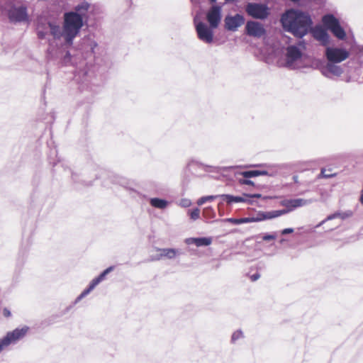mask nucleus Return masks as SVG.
Segmentation results:
<instances>
[{
	"mask_svg": "<svg viewBox=\"0 0 363 363\" xmlns=\"http://www.w3.org/2000/svg\"><path fill=\"white\" fill-rule=\"evenodd\" d=\"M211 3H215L216 0H209Z\"/></svg>",
	"mask_w": 363,
	"mask_h": 363,
	"instance_id": "46",
	"label": "nucleus"
},
{
	"mask_svg": "<svg viewBox=\"0 0 363 363\" xmlns=\"http://www.w3.org/2000/svg\"><path fill=\"white\" fill-rule=\"evenodd\" d=\"M245 11L250 16L259 20L267 18L269 14V8L264 4L248 3Z\"/></svg>",
	"mask_w": 363,
	"mask_h": 363,
	"instance_id": "8",
	"label": "nucleus"
},
{
	"mask_svg": "<svg viewBox=\"0 0 363 363\" xmlns=\"http://www.w3.org/2000/svg\"><path fill=\"white\" fill-rule=\"evenodd\" d=\"M89 8L87 2H82L74 11L65 13L62 26L57 21L40 18L37 25L38 38L45 39L50 34L54 40H63L65 45H72L86 21Z\"/></svg>",
	"mask_w": 363,
	"mask_h": 363,
	"instance_id": "1",
	"label": "nucleus"
},
{
	"mask_svg": "<svg viewBox=\"0 0 363 363\" xmlns=\"http://www.w3.org/2000/svg\"><path fill=\"white\" fill-rule=\"evenodd\" d=\"M323 25L339 40H344L346 33L337 18L332 14H327L322 19Z\"/></svg>",
	"mask_w": 363,
	"mask_h": 363,
	"instance_id": "4",
	"label": "nucleus"
},
{
	"mask_svg": "<svg viewBox=\"0 0 363 363\" xmlns=\"http://www.w3.org/2000/svg\"><path fill=\"white\" fill-rule=\"evenodd\" d=\"M315 201L313 199H286L281 202V206L286 207V209L277 210V215L279 216L286 214L295 208L306 206Z\"/></svg>",
	"mask_w": 363,
	"mask_h": 363,
	"instance_id": "7",
	"label": "nucleus"
},
{
	"mask_svg": "<svg viewBox=\"0 0 363 363\" xmlns=\"http://www.w3.org/2000/svg\"><path fill=\"white\" fill-rule=\"evenodd\" d=\"M275 239V236L273 235H265L263 237V240L265 241L271 240Z\"/></svg>",
	"mask_w": 363,
	"mask_h": 363,
	"instance_id": "40",
	"label": "nucleus"
},
{
	"mask_svg": "<svg viewBox=\"0 0 363 363\" xmlns=\"http://www.w3.org/2000/svg\"><path fill=\"white\" fill-rule=\"evenodd\" d=\"M234 167H224L223 169H233Z\"/></svg>",
	"mask_w": 363,
	"mask_h": 363,
	"instance_id": "45",
	"label": "nucleus"
},
{
	"mask_svg": "<svg viewBox=\"0 0 363 363\" xmlns=\"http://www.w3.org/2000/svg\"><path fill=\"white\" fill-rule=\"evenodd\" d=\"M157 251L159 252L157 255L151 257L152 261L160 260L163 257L172 259L179 255V251L174 248H157Z\"/></svg>",
	"mask_w": 363,
	"mask_h": 363,
	"instance_id": "14",
	"label": "nucleus"
},
{
	"mask_svg": "<svg viewBox=\"0 0 363 363\" xmlns=\"http://www.w3.org/2000/svg\"><path fill=\"white\" fill-rule=\"evenodd\" d=\"M96 286L91 282L89 287L85 289L76 299V302L80 301L86 296H87Z\"/></svg>",
	"mask_w": 363,
	"mask_h": 363,
	"instance_id": "29",
	"label": "nucleus"
},
{
	"mask_svg": "<svg viewBox=\"0 0 363 363\" xmlns=\"http://www.w3.org/2000/svg\"><path fill=\"white\" fill-rule=\"evenodd\" d=\"M325 55L328 62L340 63L349 57L350 52L344 48L328 46Z\"/></svg>",
	"mask_w": 363,
	"mask_h": 363,
	"instance_id": "9",
	"label": "nucleus"
},
{
	"mask_svg": "<svg viewBox=\"0 0 363 363\" xmlns=\"http://www.w3.org/2000/svg\"><path fill=\"white\" fill-rule=\"evenodd\" d=\"M225 220L232 223H234V224H237V225L250 223L249 217L248 218H240V219L227 218Z\"/></svg>",
	"mask_w": 363,
	"mask_h": 363,
	"instance_id": "30",
	"label": "nucleus"
},
{
	"mask_svg": "<svg viewBox=\"0 0 363 363\" xmlns=\"http://www.w3.org/2000/svg\"><path fill=\"white\" fill-rule=\"evenodd\" d=\"M113 269L114 267L113 266L108 267L99 277L94 279L91 282L93 284V285L96 286L101 281H102L105 279L106 276L108 274H109L113 270Z\"/></svg>",
	"mask_w": 363,
	"mask_h": 363,
	"instance_id": "20",
	"label": "nucleus"
},
{
	"mask_svg": "<svg viewBox=\"0 0 363 363\" xmlns=\"http://www.w3.org/2000/svg\"><path fill=\"white\" fill-rule=\"evenodd\" d=\"M9 18L11 21L21 22L28 20L27 9L25 6H13L9 11Z\"/></svg>",
	"mask_w": 363,
	"mask_h": 363,
	"instance_id": "12",
	"label": "nucleus"
},
{
	"mask_svg": "<svg viewBox=\"0 0 363 363\" xmlns=\"http://www.w3.org/2000/svg\"><path fill=\"white\" fill-rule=\"evenodd\" d=\"M242 337H243V333L242 332V330H236L232 335L231 342L233 343H235L237 340H238Z\"/></svg>",
	"mask_w": 363,
	"mask_h": 363,
	"instance_id": "32",
	"label": "nucleus"
},
{
	"mask_svg": "<svg viewBox=\"0 0 363 363\" xmlns=\"http://www.w3.org/2000/svg\"><path fill=\"white\" fill-rule=\"evenodd\" d=\"M276 211H259L255 216L249 217L250 223L260 222L265 220H269L277 218Z\"/></svg>",
	"mask_w": 363,
	"mask_h": 363,
	"instance_id": "16",
	"label": "nucleus"
},
{
	"mask_svg": "<svg viewBox=\"0 0 363 363\" xmlns=\"http://www.w3.org/2000/svg\"><path fill=\"white\" fill-rule=\"evenodd\" d=\"M196 31L198 38L206 44H211L213 42V29L211 26L199 21L197 17L194 19Z\"/></svg>",
	"mask_w": 363,
	"mask_h": 363,
	"instance_id": "6",
	"label": "nucleus"
},
{
	"mask_svg": "<svg viewBox=\"0 0 363 363\" xmlns=\"http://www.w3.org/2000/svg\"><path fill=\"white\" fill-rule=\"evenodd\" d=\"M245 32L247 35L256 38H260L266 34V30L263 24L255 21H249L247 22Z\"/></svg>",
	"mask_w": 363,
	"mask_h": 363,
	"instance_id": "10",
	"label": "nucleus"
},
{
	"mask_svg": "<svg viewBox=\"0 0 363 363\" xmlns=\"http://www.w3.org/2000/svg\"><path fill=\"white\" fill-rule=\"evenodd\" d=\"M337 218H340L341 219H345L346 218V216L345 213H339V212L335 213L333 214L328 216L325 220H323L318 225H317L316 227L318 228V227L322 225L325 222H326L328 220H330Z\"/></svg>",
	"mask_w": 363,
	"mask_h": 363,
	"instance_id": "26",
	"label": "nucleus"
},
{
	"mask_svg": "<svg viewBox=\"0 0 363 363\" xmlns=\"http://www.w3.org/2000/svg\"><path fill=\"white\" fill-rule=\"evenodd\" d=\"M218 197L220 198V195L203 196V197H201L199 199H198L196 203L199 206H201L203 203H205L206 202H207V201H212L215 200L216 199H217Z\"/></svg>",
	"mask_w": 363,
	"mask_h": 363,
	"instance_id": "27",
	"label": "nucleus"
},
{
	"mask_svg": "<svg viewBox=\"0 0 363 363\" xmlns=\"http://www.w3.org/2000/svg\"><path fill=\"white\" fill-rule=\"evenodd\" d=\"M238 182L240 184H242V185H252V186L254 185V182L252 181L249 180L245 177L243 179H239Z\"/></svg>",
	"mask_w": 363,
	"mask_h": 363,
	"instance_id": "36",
	"label": "nucleus"
},
{
	"mask_svg": "<svg viewBox=\"0 0 363 363\" xmlns=\"http://www.w3.org/2000/svg\"><path fill=\"white\" fill-rule=\"evenodd\" d=\"M336 174H328V173H326V169L323 168L320 171V174L318 176V179H320V178H332V177H335Z\"/></svg>",
	"mask_w": 363,
	"mask_h": 363,
	"instance_id": "33",
	"label": "nucleus"
},
{
	"mask_svg": "<svg viewBox=\"0 0 363 363\" xmlns=\"http://www.w3.org/2000/svg\"><path fill=\"white\" fill-rule=\"evenodd\" d=\"M85 40L86 46L90 49L92 53H94V49L98 46L97 43L91 38H87Z\"/></svg>",
	"mask_w": 363,
	"mask_h": 363,
	"instance_id": "31",
	"label": "nucleus"
},
{
	"mask_svg": "<svg viewBox=\"0 0 363 363\" xmlns=\"http://www.w3.org/2000/svg\"><path fill=\"white\" fill-rule=\"evenodd\" d=\"M150 203L156 208L164 209L167 207L169 202L164 199L152 198L150 200Z\"/></svg>",
	"mask_w": 363,
	"mask_h": 363,
	"instance_id": "18",
	"label": "nucleus"
},
{
	"mask_svg": "<svg viewBox=\"0 0 363 363\" xmlns=\"http://www.w3.org/2000/svg\"><path fill=\"white\" fill-rule=\"evenodd\" d=\"M211 242L212 239L211 238H196L195 245L197 247L208 246Z\"/></svg>",
	"mask_w": 363,
	"mask_h": 363,
	"instance_id": "25",
	"label": "nucleus"
},
{
	"mask_svg": "<svg viewBox=\"0 0 363 363\" xmlns=\"http://www.w3.org/2000/svg\"><path fill=\"white\" fill-rule=\"evenodd\" d=\"M258 172L259 173V176L267 175V172H266V171L258 170Z\"/></svg>",
	"mask_w": 363,
	"mask_h": 363,
	"instance_id": "43",
	"label": "nucleus"
},
{
	"mask_svg": "<svg viewBox=\"0 0 363 363\" xmlns=\"http://www.w3.org/2000/svg\"><path fill=\"white\" fill-rule=\"evenodd\" d=\"M280 66L295 69L301 67L303 65V53L301 50L295 45H290L286 48L285 58L283 62H279Z\"/></svg>",
	"mask_w": 363,
	"mask_h": 363,
	"instance_id": "3",
	"label": "nucleus"
},
{
	"mask_svg": "<svg viewBox=\"0 0 363 363\" xmlns=\"http://www.w3.org/2000/svg\"><path fill=\"white\" fill-rule=\"evenodd\" d=\"M113 269L114 267L113 266L108 267L99 277L94 279L91 282L93 284V285L96 286L101 281H102L105 279L106 276L108 274H109L113 270Z\"/></svg>",
	"mask_w": 363,
	"mask_h": 363,
	"instance_id": "21",
	"label": "nucleus"
},
{
	"mask_svg": "<svg viewBox=\"0 0 363 363\" xmlns=\"http://www.w3.org/2000/svg\"><path fill=\"white\" fill-rule=\"evenodd\" d=\"M239 174L240 175L243 176V177L247 178V179L259 177V173L258 172V170L245 171V172H242Z\"/></svg>",
	"mask_w": 363,
	"mask_h": 363,
	"instance_id": "28",
	"label": "nucleus"
},
{
	"mask_svg": "<svg viewBox=\"0 0 363 363\" xmlns=\"http://www.w3.org/2000/svg\"><path fill=\"white\" fill-rule=\"evenodd\" d=\"M259 277H260V274L257 272V273L251 275L250 277V279H251L252 281H255L258 280L259 279Z\"/></svg>",
	"mask_w": 363,
	"mask_h": 363,
	"instance_id": "37",
	"label": "nucleus"
},
{
	"mask_svg": "<svg viewBox=\"0 0 363 363\" xmlns=\"http://www.w3.org/2000/svg\"><path fill=\"white\" fill-rule=\"evenodd\" d=\"M196 238H189L185 240V243L187 245H195Z\"/></svg>",
	"mask_w": 363,
	"mask_h": 363,
	"instance_id": "39",
	"label": "nucleus"
},
{
	"mask_svg": "<svg viewBox=\"0 0 363 363\" xmlns=\"http://www.w3.org/2000/svg\"><path fill=\"white\" fill-rule=\"evenodd\" d=\"M113 269L114 267L113 266L108 267L99 277L94 279L91 282L93 284V285L96 286L101 281H102L105 279L106 276L108 274H109L113 270Z\"/></svg>",
	"mask_w": 363,
	"mask_h": 363,
	"instance_id": "22",
	"label": "nucleus"
},
{
	"mask_svg": "<svg viewBox=\"0 0 363 363\" xmlns=\"http://www.w3.org/2000/svg\"><path fill=\"white\" fill-rule=\"evenodd\" d=\"M313 35L315 40L319 41L323 46H328L330 38L328 33L322 28L316 27L313 30Z\"/></svg>",
	"mask_w": 363,
	"mask_h": 363,
	"instance_id": "15",
	"label": "nucleus"
},
{
	"mask_svg": "<svg viewBox=\"0 0 363 363\" xmlns=\"http://www.w3.org/2000/svg\"><path fill=\"white\" fill-rule=\"evenodd\" d=\"M221 11V6L218 5L212 6L208 11L206 19L211 28H217L219 26L222 18Z\"/></svg>",
	"mask_w": 363,
	"mask_h": 363,
	"instance_id": "11",
	"label": "nucleus"
},
{
	"mask_svg": "<svg viewBox=\"0 0 363 363\" xmlns=\"http://www.w3.org/2000/svg\"><path fill=\"white\" fill-rule=\"evenodd\" d=\"M225 28L230 31H235L245 23L244 17L240 14L227 16L224 20Z\"/></svg>",
	"mask_w": 363,
	"mask_h": 363,
	"instance_id": "13",
	"label": "nucleus"
},
{
	"mask_svg": "<svg viewBox=\"0 0 363 363\" xmlns=\"http://www.w3.org/2000/svg\"><path fill=\"white\" fill-rule=\"evenodd\" d=\"M359 50L360 52H363V47Z\"/></svg>",
	"mask_w": 363,
	"mask_h": 363,
	"instance_id": "47",
	"label": "nucleus"
},
{
	"mask_svg": "<svg viewBox=\"0 0 363 363\" xmlns=\"http://www.w3.org/2000/svg\"><path fill=\"white\" fill-rule=\"evenodd\" d=\"M293 232H294V229L293 228H285V229H284L281 231V234L282 235H286V234L291 233Z\"/></svg>",
	"mask_w": 363,
	"mask_h": 363,
	"instance_id": "41",
	"label": "nucleus"
},
{
	"mask_svg": "<svg viewBox=\"0 0 363 363\" xmlns=\"http://www.w3.org/2000/svg\"><path fill=\"white\" fill-rule=\"evenodd\" d=\"M113 269L114 267L113 266L108 267L99 277L94 279L91 282L93 284V285L96 286L101 281H102L105 279L106 276L108 274H109L113 270Z\"/></svg>",
	"mask_w": 363,
	"mask_h": 363,
	"instance_id": "23",
	"label": "nucleus"
},
{
	"mask_svg": "<svg viewBox=\"0 0 363 363\" xmlns=\"http://www.w3.org/2000/svg\"><path fill=\"white\" fill-rule=\"evenodd\" d=\"M28 330L29 328L28 326H23L21 328H16L13 331L7 333L4 337L0 339V352L10 345L16 344L23 338Z\"/></svg>",
	"mask_w": 363,
	"mask_h": 363,
	"instance_id": "5",
	"label": "nucleus"
},
{
	"mask_svg": "<svg viewBox=\"0 0 363 363\" xmlns=\"http://www.w3.org/2000/svg\"><path fill=\"white\" fill-rule=\"evenodd\" d=\"M220 198L226 201L228 204H230L233 202L235 203H251L250 199H246L245 196V194L242 196H235L230 194H221Z\"/></svg>",
	"mask_w": 363,
	"mask_h": 363,
	"instance_id": "17",
	"label": "nucleus"
},
{
	"mask_svg": "<svg viewBox=\"0 0 363 363\" xmlns=\"http://www.w3.org/2000/svg\"><path fill=\"white\" fill-rule=\"evenodd\" d=\"M113 269L114 267L113 266L108 267L99 277L94 279L91 282L93 284V285L96 286L101 281H102L105 279L106 276L108 274H109L113 270Z\"/></svg>",
	"mask_w": 363,
	"mask_h": 363,
	"instance_id": "24",
	"label": "nucleus"
},
{
	"mask_svg": "<svg viewBox=\"0 0 363 363\" xmlns=\"http://www.w3.org/2000/svg\"><path fill=\"white\" fill-rule=\"evenodd\" d=\"M208 210H211V208H205V211H208Z\"/></svg>",
	"mask_w": 363,
	"mask_h": 363,
	"instance_id": "48",
	"label": "nucleus"
},
{
	"mask_svg": "<svg viewBox=\"0 0 363 363\" xmlns=\"http://www.w3.org/2000/svg\"><path fill=\"white\" fill-rule=\"evenodd\" d=\"M3 315L5 317H9L11 315V312L8 308H4L3 310Z\"/></svg>",
	"mask_w": 363,
	"mask_h": 363,
	"instance_id": "42",
	"label": "nucleus"
},
{
	"mask_svg": "<svg viewBox=\"0 0 363 363\" xmlns=\"http://www.w3.org/2000/svg\"><path fill=\"white\" fill-rule=\"evenodd\" d=\"M190 217L192 220H197L200 217V210L196 208L189 211Z\"/></svg>",
	"mask_w": 363,
	"mask_h": 363,
	"instance_id": "34",
	"label": "nucleus"
},
{
	"mask_svg": "<svg viewBox=\"0 0 363 363\" xmlns=\"http://www.w3.org/2000/svg\"><path fill=\"white\" fill-rule=\"evenodd\" d=\"M179 205L182 207L186 208L191 205V201L189 199H182L179 201Z\"/></svg>",
	"mask_w": 363,
	"mask_h": 363,
	"instance_id": "35",
	"label": "nucleus"
},
{
	"mask_svg": "<svg viewBox=\"0 0 363 363\" xmlns=\"http://www.w3.org/2000/svg\"><path fill=\"white\" fill-rule=\"evenodd\" d=\"M335 64V63L328 62V63L326 65V69L330 73L335 76H340L342 74L343 70L341 68V67L336 65Z\"/></svg>",
	"mask_w": 363,
	"mask_h": 363,
	"instance_id": "19",
	"label": "nucleus"
},
{
	"mask_svg": "<svg viewBox=\"0 0 363 363\" xmlns=\"http://www.w3.org/2000/svg\"><path fill=\"white\" fill-rule=\"evenodd\" d=\"M293 179L295 183H298V176H294L293 177Z\"/></svg>",
	"mask_w": 363,
	"mask_h": 363,
	"instance_id": "44",
	"label": "nucleus"
},
{
	"mask_svg": "<svg viewBox=\"0 0 363 363\" xmlns=\"http://www.w3.org/2000/svg\"><path fill=\"white\" fill-rule=\"evenodd\" d=\"M245 196L246 197V199H249L250 198H260L262 196V195L259 194H245Z\"/></svg>",
	"mask_w": 363,
	"mask_h": 363,
	"instance_id": "38",
	"label": "nucleus"
},
{
	"mask_svg": "<svg viewBox=\"0 0 363 363\" xmlns=\"http://www.w3.org/2000/svg\"><path fill=\"white\" fill-rule=\"evenodd\" d=\"M120 184H121V185H123V186L124 185V182H121V183H120Z\"/></svg>",
	"mask_w": 363,
	"mask_h": 363,
	"instance_id": "49",
	"label": "nucleus"
},
{
	"mask_svg": "<svg viewBox=\"0 0 363 363\" xmlns=\"http://www.w3.org/2000/svg\"><path fill=\"white\" fill-rule=\"evenodd\" d=\"M281 23L286 31L299 38L308 33L313 24L308 13L294 9H289L282 14Z\"/></svg>",
	"mask_w": 363,
	"mask_h": 363,
	"instance_id": "2",
	"label": "nucleus"
}]
</instances>
